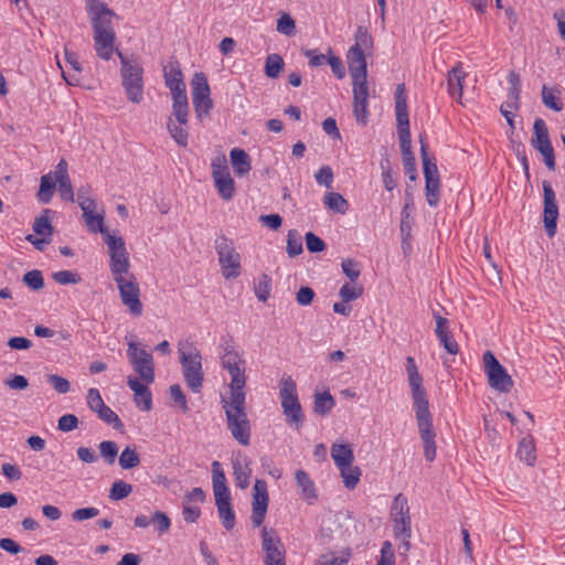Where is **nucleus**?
<instances>
[{
	"label": "nucleus",
	"instance_id": "4be33fe9",
	"mask_svg": "<svg viewBox=\"0 0 565 565\" xmlns=\"http://www.w3.org/2000/svg\"><path fill=\"white\" fill-rule=\"evenodd\" d=\"M352 83H366L367 65L363 50L351 46L347 55Z\"/></svg>",
	"mask_w": 565,
	"mask_h": 565
},
{
	"label": "nucleus",
	"instance_id": "c9c22d12",
	"mask_svg": "<svg viewBox=\"0 0 565 565\" xmlns=\"http://www.w3.org/2000/svg\"><path fill=\"white\" fill-rule=\"evenodd\" d=\"M559 94L561 92L557 88L543 85L541 95L544 106L554 111H561L563 109V103L559 98Z\"/></svg>",
	"mask_w": 565,
	"mask_h": 565
},
{
	"label": "nucleus",
	"instance_id": "bf43d9fd",
	"mask_svg": "<svg viewBox=\"0 0 565 565\" xmlns=\"http://www.w3.org/2000/svg\"><path fill=\"white\" fill-rule=\"evenodd\" d=\"M341 266H342V270H343L344 275L351 281H355L360 277L361 270H360L359 263L356 260H354L352 258L343 259Z\"/></svg>",
	"mask_w": 565,
	"mask_h": 565
},
{
	"label": "nucleus",
	"instance_id": "6ab92c4d",
	"mask_svg": "<svg viewBox=\"0 0 565 565\" xmlns=\"http://www.w3.org/2000/svg\"><path fill=\"white\" fill-rule=\"evenodd\" d=\"M262 548L264 552V565L286 558V552L281 540L274 535V530L263 527Z\"/></svg>",
	"mask_w": 565,
	"mask_h": 565
},
{
	"label": "nucleus",
	"instance_id": "f257e3e1",
	"mask_svg": "<svg viewBox=\"0 0 565 565\" xmlns=\"http://www.w3.org/2000/svg\"><path fill=\"white\" fill-rule=\"evenodd\" d=\"M406 373L412 391L418 431L424 446V456L426 460L434 461L436 458V433L429 412L428 398L423 386V377L413 356L406 358Z\"/></svg>",
	"mask_w": 565,
	"mask_h": 565
},
{
	"label": "nucleus",
	"instance_id": "39448f33",
	"mask_svg": "<svg viewBox=\"0 0 565 565\" xmlns=\"http://www.w3.org/2000/svg\"><path fill=\"white\" fill-rule=\"evenodd\" d=\"M391 519L394 536L401 541L403 554H406L411 548L412 526L408 502L402 493L397 494L392 502Z\"/></svg>",
	"mask_w": 565,
	"mask_h": 565
},
{
	"label": "nucleus",
	"instance_id": "cd10ccee",
	"mask_svg": "<svg viewBox=\"0 0 565 565\" xmlns=\"http://www.w3.org/2000/svg\"><path fill=\"white\" fill-rule=\"evenodd\" d=\"M395 114L397 124L405 125L409 121L407 110V95L405 85L398 84L395 89Z\"/></svg>",
	"mask_w": 565,
	"mask_h": 565
},
{
	"label": "nucleus",
	"instance_id": "5701e85b",
	"mask_svg": "<svg viewBox=\"0 0 565 565\" xmlns=\"http://www.w3.org/2000/svg\"><path fill=\"white\" fill-rule=\"evenodd\" d=\"M531 146L539 152L553 148L548 129L545 121L542 118H536L533 124V137L531 139Z\"/></svg>",
	"mask_w": 565,
	"mask_h": 565
},
{
	"label": "nucleus",
	"instance_id": "ddd939ff",
	"mask_svg": "<svg viewBox=\"0 0 565 565\" xmlns=\"http://www.w3.org/2000/svg\"><path fill=\"white\" fill-rule=\"evenodd\" d=\"M117 284L120 299L122 303L129 309L132 316L139 317L142 315V303L140 301V288L137 278L132 273L129 275L113 278Z\"/></svg>",
	"mask_w": 565,
	"mask_h": 565
},
{
	"label": "nucleus",
	"instance_id": "8fccbe9b",
	"mask_svg": "<svg viewBox=\"0 0 565 565\" xmlns=\"http://www.w3.org/2000/svg\"><path fill=\"white\" fill-rule=\"evenodd\" d=\"M276 30L286 36H294L297 32L296 22L289 13L282 12L277 20Z\"/></svg>",
	"mask_w": 565,
	"mask_h": 565
},
{
	"label": "nucleus",
	"instance_id": "ea45409f",
	"mask_svg": "<svg viewBox=\"0 0 565 565\" xmlns=\"http://www.w3.org/2000/svg\"><path fill=\"white\" fill-rule=\"evenodd\" d=\"M323 203L332 211L344 214L349 209L348 201L335 192H329L323 198Z\"/></svg>",
	"mask_w": 565,
	"mask_h": 565
},
{
	"label": "nucleus",
	"instance_id": "4c0bfd02",
	"mask_svg": "<svg viewBox=\"0 0 565 565\" xmlns=\"http://www.w3.org/2000/svg\"><path fill=\"white\" fill-rule=\"evenodd\" d=\"M518 456L521 460L525 461L529 466H533L536 456H535V445L534 440L531 436L524 437L518 447Z\"/></svg>",
	"mask_w": 565,
	"mask_h": 565
},
{
	"label": "nucleus",
	"instance_id": "338daca9",
	"mask_svg": "<svg viewBox=\"0 0 565 565\" xmlns=\"http://www.w3.org/2000/svg\"><path fill=\"white\" fill-rule=\"evenodd\" d=\"M315 179L320 185L331 188L333 182L332 169L329 166L321 167L315 174Z\"/></svg>",
	"mask_w": 565,
	"mask_h": 565
},
{
	"label": "nucleus",
	"instance_id": "393cba45",
	"mask_svg": "<svg viewBox=\"0 0 565 565\" xmlns=\"http://www.w3.org/2000/svg\"><path fill=\"white\" fill-rule=\"evenodd\" d=\"M215 505L222 525L231 531L236 524L235 512L231 504V495L215 497Z\"/></svg>",
	"mask_w": 565,
	"mask_h": 565
},
{
	"label": "nucleus",
	"instance_id": "680f3d73",
	"mask_svg": "<svg viewBox=\"0 0 565 565\" xmlns=\"http://www.w3.org/2000/svg\"><path fill=\"white\" fill-rule=\"evenodd\" d=\"M86 401L88 408L94 413H97L105 405L99 391L94 387L88 390Z\"/></svg>",
	"mask_w": 565,
	"mask_h": 565
},
{
	"label": "nucleus",
	"instance_id": "72a5a7b5",
	"mask_svg": "<svg viewBox=\"0 0 565 565\" xmlns=\"http://www.w3.org/2000/svg\"><path fill=\"white\" fill-rule=\"evenodd\" d=\"M214 184L222 199L230 201L235 194V182L230 173L214 178Z\"/></svg>",
	"mask_w": 565,
	"mask_h": 565
},
{
	"label": "nucleus",
	"instance_id": "6e6552de",
	"mask_svg": "<svg viewBox=\"0 0 565 565\" xmlns=\"http://www.w3.org/2000/svg\"><path fill=\"white\" fill-rule=\"evenodd\" d=\"M420 157L425 178V194L429 206H437L439 203L440 178L435 158L428 153V143L424 136L419 137Z\"/></svg>",
	"mask_w": 565,
	"mask_h": 565
},
{
	"label": "nucleus",
	"instance_id": "49530a36",
	"mask_svg": "<svg viewBox=\"0 0 565 565\" xmlns=\"http://www.w3.org/2000/svg\"><path fill=\"white\" fill-rule=\"evenodd\" d=\"M302 239L297 230H290L287 235V253L290 257L298 256L302 253Z\"/></svg>",
	"mask_w": 565,
	"mask_h": 565
},
{
	"label": "nucleus",
	"instance_id": "c85d7f7f",
	"mask_svg": "<svg viewBox=\"0 0 565 565\" xmlns=\"http://www.w3.org/2000/svg\"><path fill=\"white\" fill-rule=\"evenodd\" d=\"M212 486L215 497L231 495L230 489L226 484L225 473L218 461L212 462Z\"/></svg>",
	"mask_w": 565,
	"mask_h": 565
},
{
	"label": "nucleus",
	"instance_id": "f704fd0d",
	"mask_svg": "<svg viewBox=\"0 0 565 565\" xmlns=\"http://www.w3.org/2000/svg\"><path fill=\"white\" fill-rule=\"evenodd\" d=\"M56 189V182L52 178V175L45 174L41 178L40 189L36 193V198L39 202L43 204H47L51 202L54 191Z\"/></svg>",
	"mask_w": 565,
	"mask_h": 565
},
{
	"label": "nucleus",
	"instance_id": "1a4fd4ad",
	"mask_svg": "<svg viewBox=\"0 0 565 565\" xmlns=\"http://www.w3.org/2000/svg\"><path fill=\"white\" fill-rule=\"evenodd\" d=\"M166 86L171 90L172 108H175L178 117L184 116L185 105L189 104L183 75L178 61H170L163 66Z\"/></svg>",
	"mask_w": 565,
	"mask_h": 565
},
{
	"label": "nucleus",
	"instance_id": "c03bdc74",
	"mask_svg": "<svg viewBox=\"0 0 565 565\" xmlns=\"http://www.w3.org/2000/svg\"><path fill=\"white\" fill-rule=\"evenodd\" d=\"M397 131H398L402 156L407 157V153H413L412 138H411V131H409V121L405 125L397 124Z\"/></svg>",
	"mask_w": 565,
	"mask_h": 565
},
{
	"label": "nucleus",
	"instance_id": "412c9836",
	"mask_svg": "<svg viewBox=\"0 0 565 565\" xmlns=\"http://www.w3.org/2000/svg\"><path fill=\"white\" fill-rule=\"evenodd\" d=\"M353 84V115L359 125L365 126L369 120V87L366 83Z\"/></svg>",
	"mask_w": 565,
	"mask_h": 565
},
{
	"label": "nucleus",
	"instance_id": "603ef678",
	"mask_svg": "<svg viewBox=\"0 0 565 565\" xmlns=\"http://www.w3.org/2000/svg\"><path fill=\"white\" fill-rule=\"evenodd\" d=\"M22 280L28 287L35 291L42 289L44 286L42 273L38 269L25 273Z\"/></svg>",
	"mask_w": 565,
	"mask_h": 565
},
{
	"label": "nucleus",
	"instance_id": "7c9ffc66",
	"mask_svg": "<svg viewBox=\"0 0 565 565\" xmlns=\"http://www.w3.org/2000/svg\"><path fill=\"white\" fill-rule=\"evenodd\" d=\"M297 486L301 489L302 498L306 499L309 503H312L317 498V492L315 488V483L309 477V475L305 470H297L296 475Z\"/></svg>",
	"mask_w": 565,
	"mask_h": 565
},
{
	"label": "nucleus",
	"instance_id": "7ed1b4c3",
	"mask_svg": "<svg viewBox=\"0 0 565 565\" xmlns=\"http://www.w3.org/2000/svg\"><path fill=\"white\" fill-rule=\"evenodd\" d=\"M246 394H231L230 398H222L221 404L226 415L227 429L232 437L242 446L250 443V423L245 411Z\"/></svg>",
	"mask_w": 565,
	"mask_h": 565
},
{
	"label": "nucleus",
	"instance_id": "f8f14e48",
	"mask_svg": "<svg viewBox=\"0 0 565 565\" xmlns=\"http://www.w3.org/2000/svg\"><path fill=\"white\" fill-rule=\"evenodd\" d=\"M127 358L139 377L147 384L154 382L153 356L135 341L128 342Z\"/></svg>",
	"mask_w": 565,
	"mask_h": 565
},
{
	"label": "nucleus",
	"instance_id": "f3484780",
	"mask_svg": "<svg viewBox=\"0 0 565 565\" xmlns=\"http://www.w3.org/2000/svg\"><path fill=\"white\" fill-rule=\"evenodd\" d=\"M543 195H544V211L543 223L548 237L556 234L558 205L556 202V194L548 181H543Z\"/></svg>",
	"mask_w": 565,
	"mask_h": 565
},
{
	"label": "nucleus",
	"instance_id": "58836bf2",
	"mask_svg": "<svg viewBox=\"0 0 565 565\" xmlns=\"http://www.w3.org/2000/svg\"><path fill=\"white\" fill-rule=\"evenodd\" d=\"M284 66V58L277 53H271L267 55L265 61V74L269 78H276L282 71Z\"/></svg>",
	"mask_w": 565,
	"mask_h": 565
},
{
	"label": "nucleus",
	"instance_id": "473e14b6",
	"mask_svg": "<svg viewBox=\"0 0 565 565\" xmlns=\"http://www.w3.org/2000/svg\"><path fill=\"white\" fill-rule=\"evenodd\" d=\"M233 470L236 486L241 489H246L249 486L252 473L247 460L244 459V462L238 459L233 460Z\"/></svg>",
	"mask_w": 565,
	"mask_h": 565
},
{
	"label": "nucleus",
	"instance_id": "a211bd4d",
	"mask_svg": "<svg viewBox=\"0 0 565 565\" xmlns=\"http://www.w3.org/2000/svg\"><path fill=\"white\" fill-rule=\"evenodd\" d=\"M269 497L267 490V483L264 480H256L253 488V502H252V515L250 520L254 527H258L263 524Z\"/></svg>",
	"mask_w": 565,
	"mask_h": 565
},
{
	"label": "nucleus",
	"instance_id": "4d7b16f0",
	"mask_svg": "<svg viewBox=\"0 0 565 565\" xmlns=\"http://www.w3.org/2000/svg\"><path fill=\"white\" fill-rule=\"evenodd\" d=\"M55 282L60 285L78 284L82 279L81 276L72 270H61L52 275Z\"/></svg>",
	"mask_w": 565,
	"mask_h": 565
},
{
	"label": "nucleus",
	"instance_id": "9b49d317",
	"mask_svg": "<svg viewBox=\"0 0 565 565\" xmlns=\"http://www.w3.org/2000/svg\"><path fill=\"white\" fill-rule=\"evenodd\" d=\"M215 249L222 274L226 279H234L241 275V255L236 252L234 243L226 236H220L215 241Z\"/></svg>",
	"mask_w": 565,
	"mask_h": 565
},
{
	"label": "nucleus",
	"instance_id": "864d4df0",
	"mask_svg": "<svg viewBox=\"0 0 565 565\" xmlns=\"http://www.w3.org/2000/svg\"><path fill=\"white\" fill-rule=\"evenodd\" d=\"M135 403L143 412L152 409V394L150 388L147 386L141 392L135 394Z\"/></svg>",
	"mask_w": 565,
	"mask_h": 565
},
{
	"label": "nucleus",
	"instance_id": "4468645a",
	"mask_svg": "<svg viewBox=\"0 0 565 565\" xmlns=\"http://www.w3.org/2000/svg\"><path fill=\"white\" fill-rule=\"evenodd\" d=\"M483 363L490 387L500 393H509L514 382L491 351L484 352Z\"/></svg>",
	"mask_w": 565,
	"mask_h": 565
},
{
	"label": "nucleus",
	"instance_id": "c756f323",
	"mask_svg": "<svg viewBox=\"0 0 565 565\" xmlns=\"http://www.w3.org/2000/svg\"><path fill=\"white\" fill-rule=\"evenodd\" d=\"M230 157L233 169L238 177H243L250 171V159L245 150L234 148L231 150Z\"/></svg>",
	"mask_w": 565,
	"mask_h": 565
},
{
	"label": "nucleus",
	"instance_id": "0e129e2a",
	"mask_svg": "<svg viewBox=\"0 0 565 565\" xmlns=\"http://www.w3.org/2000/svg\"><path fill=\"white\" fill-rule=\"evenodd\" d=\"M212 177L217 178L221 175H225L226 173H230L227 161L224 154L217 156L212 160Z\"/></svg>",
	"mask_w": 565,
	"mask_h": 565
},
{
	"label": "nucleus",
	"instance_id": "aec40b11",
	"mask_svg": "<svg viewBox=\"0 0 565 565\" xmlns=\"http://www.w3.org/2000/svg\"><path fill=\"white\" fill-rule=\"evenodd\" d=\"M172 115L174 118L169 117L167 120L169 135L178 146L186 148L189 143V132L186 128L189 120V104L185 105L184 116L178 117L175 108H172Z\"/></svg>",
	"mask_w": 565,
	"mask_h": 565
},
{
	"label": "nucleus",
	"instance_id": "6e6d98bb",
	"mask_svg": "<svg viewBox=\"0 0 565 565\" xmlns=\"http://www.w3.org/2000/svg\"><path fill=\"white\" fill-rule=\"evenodd\" d=\"M376 565H395V553L390 541H384L381 547V555Z\"/></svg>",
	"mask_w": 565,
	"mask_h": 565
},
{
	"label": "nucleus",
	"instance_id": "e433bc0d",
	"mask_svg": "<svg viewBox=\"0 0 565 565\" xmlns=\"http://www.w3.org/2000/svg\"><path fill=\"white\" fill-rule=\"evenodd\" d=\"M335 402L329 392L317 393L315 395L313 411L316 414L326 416L334 407Z\"/></svg>",
	"mask_w": 565,
	"mask_h": 565
},
{
	"label": "nucleus",
	"instance_id": "5fc2aeb1",
	"mask_svg": "<svg viewBox=\"0 0 565 565\" xmlns=\"http://www.w3.org/2000/svg\"><path fill=\"white\" fill-rule=\"evenodd\" d=\"M353 46H358V49L371 50L373 46V39L366 28L359 26L355 34V44Z\"/></svg>",
	"mask_w": 565,
	"mask_h": 565
},
{
	"label": "nucleus",
	"instance_id": "b1692460",
	"mask_svg": "<svg viewBox=\"0 0 565 565\" xmlns=\"http://www.w3.org/2000/svg\"><path fill=\"white\" fill-rule=\"evenodd\" d=\"M467 74L463 72L462 65L458 62L449 72L447 76V85L449 95L456 100L460 102L462 97V89Z\"/></svg>",
	"mask_w": 565,
	"mask_h": 565
},
{
	"label": "nucleus",
	"instance_id": "f03ea898",
	"mask_svg": "<svg viewBox=\"0 0 565 565\" xmlns=\"http://www.w3.org/2000/svg\"><path fill=\"white\" fill-rule=\"evenodd\" d=\"M86 9L93 28L94 47L99 58L109 61L114 53L116 32L113 19L118 15L99 0H86Z\"/></svg>",
	"mask_w": 565,
	"mask_h": 565
},
{
	"label": "nucleus",
	"instance_id": "423d86ee",
	"mask_svg": "<svg viewBox=\"0 0 565 565\" xmlns=\"http://www.w3.org/2000/svg\"><path fill=\"white\" fill-rule=\"evenodd\" d=\"M279 397L286 422L299 429L303 425V413L297 395V385L291 376L284 375L279 383Z\"/></svg>",
	"mask_w": 565,
	"mask_h": 565
},
{
	"label": "nucleus",
	"instance_id": "79ce46f5",
	"mask_svg": "<svg viewBox=\"0 0 565 565\" xmlns=\"http://www.w3.org/2000/svg\"><path fill=\"white\" fill-rule=\"evenodd\" d=\"M49 213H51V210L46 209L44 210V214H42L39 217H35L32 225V228L35 234L47 237H51V235L53 234L54 228L47 216Z\"/></svg>",
	"mask_w": 565,
	"mask_h": 565
},
{
	"label": "nucleus",
	"instance_id": "dca6fc26",
	"mask_svg": "<svg viewBox=\"0 0 565 565\" xmlns=\"http://www.w3.org/2000/svg\"><path fill=\"white\" fill-rule=\"evenodd\" d=\"M221 364L223 369L227 370L231 382L230 390L231 394H245V385H246V362L241 355L230 354L227 359H222Z\"/></svg>",
	"mask_w": 565,
	"mask_h": 565
},
{
	"label": "nucleus",
	"instance_id": "a19ab883",
	"mask_svg": "<svg viewBox=\"0 0 565 565\" xmlns=\"http://www.w3.org/2000/svg\"><path fill=\"white\" fill-rule=\"evenodd\" d=\"M118 462L122 469L129 470L137 467L140 463V456L137 452L136 448L127 446L121 451Z\"/></svg>",
	"mask_w": 565,
	"mask_h": 565
},
{
	"label": "nucleus",
	"instance_id": "09e8293b",
	"mask_svg": "<svg viewBox=\"0 0 565 565\" xmlns=\"http://www.w3.org/2000/svg\"><path fill=\"white\" fill-rule=\"evenodd\" d=\"M255 296L262 302L267 301L271 291V278L267 274H263L259 281L254 287Z\"/></svg>",
	"mask_w": 565,
	"mask_h": 565
},
{
	"label": "nucleus",
	"instance_id": "2eb2a0df",
	"mask_svg": "<svg viewBox=\"0 0 565 565\" xmlns=\"http://www.w3.org/2000/svg\"><path fill=\"white\" fill-rule=\"evenodd\" d=\"M191 87L195 116L198 119L203 120L213 108L206 76L202 72L195 73L191 82Z\"/></svg>",
	"mask_w": 565,
	"mask_h": 565
},
{
	"label": "nucleus",
	"instance_id": "9d476101",
	"mask_svg": "<svg viewBox=\"0 0 565 565\" xmlns=\"http://www.w3.org/2000/svg\"><path fill=\"white\" fill-rule=\"evenodd\" d=\"M104 242L108 247L109 269L113 278L129 275L130 259L124 238L111 234L106 235Z\"/></svg>",
	"mask_w": 565,
	"mask_h": 565
},
{
	"label": "nucleus",
	"instance_id": "0eeeda50",
	"mask_svg": "<svg viewBox=\"0 0 565 565\" xmlns=\"http://www.w3.org/2000/svg\"><path fill=\"white\" fill-rule=\"evenodd\" d=\"M117 55L120 58L122 86L127 97L130 102L138 104L143 95V70L137 60H129L118 50Z\"/></svg>",
	"mask_w": 565,
	"mask_h": 565
},
{
	"label": "nucleus",
	"instance_id": "3c124183",
	"mask_svg": "<svg viewBox=\"0 0 565 565\" xmlns=\"http://www.w3.org/2000/svg\"><path fill=\"white\" fill-rule=\"evenodd\" d=\"M98 449L100 456L108 465H113L115 462L116 457L118 455V446L115 441L104 440L99 443Z\"/></svg>",
	"mask_w": 565,
	"mask_h": 565
},
{
	"label": "nucleus",
	"instance_id": "20e7f679",
	"mask_svg": "<svg viewBox=\"0 0 565 565\" xmlns=\"http://www.w3.org/2000/svg\"><path fill=\"white\" fill-rule=\"evenodd\" d=\"M179 360L188 387L193 393H200L204 381L200 351L192 343H181L179 347Z\"/></svg>",
	"mask_w": 565,
	"mask_h": 565
},
{
	"label": "nucleus",
	"instance_id": "e2e57ef3",
	"mask_svg": "<svg viewBox=\"0 0 565 565\" xmlns=\"http://www.w3.org/2000/svg\"><path fill=\"white\" fill-rule=\"evenodd\" d=\"M440 342V344L445 348V350L452 355H456L459 352V345L454 339L450 331L446 333H441L440 335H436Z\"/></svg>",
	"mask_w": 565,
	"mask_h": 565
},
{
	"label": "nucleus",
	"instance_id": "a878e982",
	"mask_svg": "<svg viewBox=\"0 0 565 565\" xmlns=\"http://www.w3.org/2000/svg\"><path fill=\"white\" fill-rule=\"evenodd\" d=\"M331 457L339 470L351 466L354 460L353 450L348 444H333L331 447Z\"/></svg>",
	"mask_w": 565,
	"mask_h": 565
},
{
	"label": "nucleus",
	"instance_id": "69168bd1",
	"mask_svg": "<svg viewBox=\"0 0 565 565\" xmlns=\"http://www.w3.org/2000/svg\"><path fill=\"white\" fill-rule=\"evenodd\" d=\"M169 395L174 401V403L181 406L184 413L189 411L186 397L179 384H173L170 386Z\"/></svg>",
	"mask_w": 565,
	"mask_h": 565
},
{
	"label": "nucleus",
	"instance_id": "de8ad7c7",
	"mask_svg": "<svg viewBox=\"0 0 565 565\" xmlns=\"http://www.w3.org/2000/svg\"><path fill=\"white\" fill-rule=\"evenodd\" d=\"M132 492V486L122 481H115L109 490V499L113 501H119L127 498Z\"/></svg>",
	"mask_w": 565,
	"mask_h": 565
},
{
	"label": "nucleus",
	"instance_id": "774afa93",
	"mask_svg": "<svg viewBox=\"0 0 565 565\" xmlns=\"http://www.w3.org/2000/svg\"><path fill=\"white\" fill-rule=\"evenodd\" d=\"M78 426V418L73 414H65L58 418L57 428L61 431H72Z\"/></svg>",
	"mask_w": 565,
	"mask_h": 565
},
{
	"label": "nucleus",
	"instance_id": "052dcab7",
	"mask_svg": "<svg viewBox=\"0 0 565 565\" xmlns=\"http://www.w3.org/2000/svg\"><path fill=\"white\" fill-rule=\"evenodd\" d=\"M305 239H306L307 249L310 253H321L327 247L326 243L319 236L313 234L312 232H308L305 235Z\"/></svg>",
	"mask_w": 565,
	"mask_h": 565
},
{
	"label": "nucleus",
	"instance_id": "13d9d810",
	"mask_svg": "<svg viewBox=\"0 0 565 565\" xmlns=\"http://www.w3.org/2000/svg\"><path fill=\"white\" fill-rule=\"evenodd\" d=\"M363 294V287L361 286H350L349 284H344L339 291V295L343 302H350L358 298H360Z\"/></svg>",
	"mask_w": 565,
	"mask_h": 565
},
{
	"label": "nucleus",
	"instance_id": "a18cd8bd",
	"mask_svg": "<svg viewBox=\"0 0 565 565\" xmlns=\"http://www.w3.org/2000/svg\"><path fill=\"white\" fill-rule=\"evenodd\" d=\"M343 483L348 489H354L360 481L361 469L358 466H351L340 470Z\"/></svg>",
	"mask_w": 565,
	"mask_h": 565
},
{
	"label": "nucleus",
	"instance_id": "37998d69",
	"mask_svg": "<svg viewBox=\"0 0 565 565\" xmlns=\"http://www.w3.org/2000/svg\"><path fill=\"white\" fill-rule=\"evenodd\" d=\"M98 418L119 431L124 430V424L119 416L106 404L96 413Z\"/></svg>",
	"mask_w": 565,
	"mask_h": 565
},
{
	"label": "nucleus",
	"instance_id": "bb28decb",
	"mask_svg": "<svg viewBox=\"0 0 565 565\" xmlns=\"http://www.w3.org/2000/svg\"><path fill=\"white\" fill-rule=\"evenodd\" d=\"M508 83L510 85L508 89V100L505 102L507 107L510 109L519 110L521 106L520 94H521V78L520 75L511 71L508 75Z\"/></svg>",
	"mask_w": 565,
	"mask_h": 565
},
{
	"label": "nucleus",
	"instance_id": "2f4dec72",
	"mask_svg": "<svg viewBox=\"0 0 565 565\" xmlns=\"http://www.w3.org/2000/svg\"><path fill=\"white\" fill-rule=\"evenodd\" d=\"M83 218L88 231L92 233H100L103 235V239H105L106 235H111L104 224V210L100 212L95 211L92 213L83 214Z\"/></svg>",
	"mask_w": 565,
	"mask_h": 565
}]
</instances>
